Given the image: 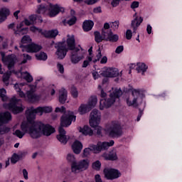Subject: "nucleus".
I'll return each mask as SVG.
<instances>
[{"label": "nucleus", "instance_id": "1", "mask_svg": "<svg viewBox=\"0 0 182 182\" xmlns=\"http://www.w3.org/2000/svg\"><path fill=\"white\" fill-rule=\"evenodd\" d=\"M56 130L49 124H43L42 122H35L33 119V127L30 128V134L31 139H39L41 136H50L53 134Z\"/></svg>", "mask_w": 182, "mask_h": 182}, {"label": "nucleus", "instance_id": "2", "mask_svg": "<svg viewBox=\"0 0 182 182\" xmlns=\"http://www.w3.org/2000/svg\"><path fill=\"white\" fill-rule=\"evenodd\" d=\"M66 159L68 164H70L71 171L74 174L82 173V171H86V170L89 168V164L90 161L87 159L77 161L76 160V157H75L73 154H68Z\"/></svg>", "mask_w": 182, "mask_h": 182}, {"label": "nucleus", "instance_id": "3", "mask_svg": "<svg viewBox=\"0 0 182 182\" xmlns=\"http://www.w3.org/2000/svg\"><path fill=\"white\" fill-rule=\"evenodd\" d=\"M114 145V141L111 140L109 142L107 141H98L97 144H91L89 145L88 148H85L83 150L82 157H88L90 156V151H92L94 154H99L101 151H105L107 150L109 147Z\"/></svg>", "mask_w": 182, "mask_h": 182}, {"label": "nucleus", "instance_id": "4", "mask_svg": "<svg viewBox=\"0 0 182 182\" xmlns=\"http://www.w3.org/2000/svg\"><path fill=\"white\" fill-rule=\"evenodd\" d=\"M123 95V91L122 88H115L112 93L109 95V98L108 99H101L100 101V109L103 110L104 109H109L114 105L117 99Z\"/></svg>", "mask_w": 182, "mask_h": 182}, {"label": "nucleus", "instance_id": "5", "mask_svg": "<svg viewBox=\"0 0 182 182\" xmlns=\"http://www.w3.org/2000/svg\"><path fill=\"white\" fill-rule=\"evenodd\" d=\"M90 126L95 130H97V134L98 136H102V127L99 126V124H100L101 119V115L100 113H99V110L94 109L90 112Z\"/></svg>", "mask_w": 182, "mask_h": 182}, {"label": "nucleus", "instance_id": "6", "mask_svg": "<svg viewBox=\"0 0 182 182\" xmlns=\"http://www.w3.org/2000/svg\"><path fill=\"white\" fill-rule=\"evenodd\" d=\"M33 127V119H31V118L27 117L26 121H23L21 124V130L16 129L14 134L18 137V139H22L23 137L24 134H29L30 137H32V135L31 134V128Z\"/></svg>", "mask_w": 182, "mask_h": 182}, {"label": "nucleus", "instance_id": "7", "mask_svg": "<svg viewBox=\"0 0 182 182\" xmlns=\"http://www.w3.org/2000/svg\"><path fill=\"white\" fill-rule=\"evenodd\" d=\"M12 120V114L9 112H0V134H6L11 132V128L3 124H8Z\"/></svg>", "mask_w": 182, "mask_h": 182}, {"label": "nucleus", "instance_id": "8", "mask_svg": "<svg viewBox=\"0 0 182 182\" xmlns=\"http://www.w3.org/2000/svg\"><path fill=\"white\" fill-rule=\"evenodd\" d=\"M21 102V99L16 98V97L14 96L10 100L9 103L4 104V109H7L12 112L14 114H18V113H22L23 112V108L22 107L18 106V102Z\"/></svg>", "mask_w": 182, "mask_h": 182}, {"label": "nucleus", "instance_id": "9", "mask_svg": "<svg viewBox=\"0 0 182 182\" xmlns=\"http://www.w3.org/2000/svg\"><path fill=\"white\" fill-rule=\"evenodd\" d=\"M97 105V97L92 96L87 104H81L78 108L80 114H86L89 113Z\"/></svg>", "mask_w": 182, "mask_h": 182}, {"label": "nucleus", "instance_id": "10", "mask_svg": "<svg viewBox=\"0 0 182 182\" xmlns=\"http://www.w3.org/2000/svg\"><path fill=\"white\" fill-rule=\"evenodd\" d=\"M72 122H76V115H75L73 111H68V114H63L61 116L59 127H61V129L69 127L72 124Z\"/></svg>", "mask_w": 182, "mask_h": 182}, {"label": "nucleus", "instance_id": "11", "mask_svg": "<svg viewBox=\"0 0 182 182\" xmlns=\"http://www.w3.org/2000/svg\"><path fill=\"white\" fill-rule=\"evenodd\" d=\"M109 137L119 138L123 135V128L119 123L114 122L107 130Z\"/></svg>", "mask_w": 182, "mask_h": 182}, {"label": "nucleus", "instance_id": "12", "mask_svg": "<svg viewBox=\"0 0 182 182\" xmlns=\"http://www.w3.org/2000/svg\"><path fill=\"white\" fill-rule=\"evenodd\" d=\"M0 55H1L3 62L6 65L8 70H11L15 68V65H16V62H18V58L15 55H9L5 57V53L1 52Z\"/></svg>", "mask_w": 182, "mask_h": 182}, {"label": "nucleus", "instance_id": "13", "mask_svg": "<svg viewBox=\"0 0 182 182\" xmlns=\"http://www.w3.org/2000/svg\"><path fill=\"white\" fill-rule=\"evenodd\" d=\"M55 48L57 49L55 55L58 56V59L60 60L65 59V58H66V55H68V52H69V50L67 49L66 45H65V42L60 41L56 43Z\"/></svg>", "mask_w": 182, "mask_h": 182}, {"label": "nucleus", "instance_id": "14", "mask_svg": "<svg viewBox=\"0 0 182 182\" xmlns=\"http://www.w3.org/2000/svg\"><path fill=\"white\" fill-rule=\"evenodd\" d=\"M103 173L107 180H116L122 176L119 170L113 168H105L103 170Z\"/></svg>", "mask_w": 182, "mask_h": 182}, {"label": "nucleus", "instance_id": "15", "mask_svg": "<svg viewBox=\"0 0 182 182\" xmlns=\"http://www.w3.org/2000/svg\"><path fill=\"white\" fill-rule=\"evenodd\" d=\"M64 14L65 9L63 6H59L58 4H52L50 3L48 4V16L50 18H55L59 14Z\"/></svg>", "mask_w": 182, "mask_h": 182}, {"label": "nucleus", "instance_id": "16", "mask_svg": "<svg viewBox=\"0 0 182 182\" xmlns=\"http://www.w3.org/2000/svg\"><path fill=\"white\" fill-rule=\"evenodd\" d=\"M20 48L23 52H27L28 53H36L42 49V46L31 43L27 45H21Z\"/></svg>", "mask_w": 182, "mask_h": 182}, {"label": "nucleus", "instance_id": "17", "mask_svg": "<svg viewBox=\"0 0 182 182\" xmlns=\"http://www.w3.org/2000/svg\"><path fill=\"white\" fill-rule=\"evenodd\" d=\"M103 77H117L119 76V70L114 68H108L100 73Z\"/></svg>", "mask_w": 182, "mask_h": 182}, {"label": "nucleus", "instance_id": "18", "mask_svg": "<svg viewBox=\"0 0 182 182\" xmlns=\"http://www.w3.org/2000/svg\"><path fill=\"white\" fill-rule=\"evenodd\" d=\"M14 35L16 36H23V35H26L29 32V28H23V22H21L19 24H17L16 28L14 29Z\"/></svg>", "mask_w": 182, "mask_h": 182}, {"label": "nucleus", "instance_id": "19", "mask_svg": "<svg viewBox=\"0 0 182 182\" xmlns=\"http://www.w3.org/2000/svg\"><path fill=\"white\" fill-rule=\"evenodd\" d=\"M67 43V49L68 50H75V52H79L80 49L79 48L76 47V40L75 39V36H72L71 37H69L66 40Z\"/></svg>", "mask_w": 182, "mask_h": 182}, {"label": "nucleus", "instance_id": "20", "mask_svg": "<svg viewBox=\"0 0 182 182\" xmlns=\"http://www.w3.org/2000/svg\"><path fill=\"white\" fill-rule=\"evenodd\" d=\"M58 132L59 134L56 136V139L61 143V144H67L69 139L66 136V131L65 129L58 127Z\"/></svg>", "mask_w": 182, "mask_h": 182}, {"label": "nucleus", "instance_id": "21", "mask_svg": "<svg viewBox=\"0 0 182 182\" xmlns=\"http://www.w3.org/2000/svg\"><path fill=\"white\" fill-rule=\"evenodd\" d=\"M101 157L104 159L106 161H116L117 160V154L113 152V151H109V153L104 152Z\"/></svg>", "mask_w": 182, "mask_h": 182}, {"label": "nucleus", "instance_id": "22", "mask_svg": "<svg viewBox=\"0 0 182 182\" xmlns=\"http://www.w3.org/2000/svg\"><path fill=\"white\" fill-rule=\"evenodd\" d=\"M68 100V90L65 88H61L59 90L58 102L60 105H65Z\"/></svg>", "mask_w": 182, "mask_h": 182}, {"label": "nucleus", "instance_id": "23", "mask_svg": "<svg viewBox=\"0 0 182 182\" xmlns=\"http://www.w3.org/2000/svg\"><path fill=\"white\" fill-rule=\"evenodd\" d=\"M77 52L76 50L71 51V55L70 56V59L71 60V63L74 65H76V63H79L82 59H83V55L79 56L77 55Z\"/></svg>", "mask_w": 182, "mask_h": 182}, {"label": "nucleus", "instance_id": "24", "mask_svg": "<svg viewBox=\"0 0 182 182\" xmlns=\"http://www.w3.org/2000/svg\"><path fill=\"white\" fill-rule=\"evenodd\" d=\"M73 151L75 154H80L82 149H83V144L79 140H75L72 145Z\"/></svg>", "mask_w": 182, "mask_h": 182}, {"label": "nucleus", "instance_id": "25", "mask_svg": "<svg viewBox=\"0 0 182 182\" xmlns=\"http://www.w3.org/2000/svg\"><path fill=\"white\" fill-rule=\"evenodd\" d=\"M93 26H95V22L92 20H85L82 23V30L84 32H89L93 29Z\"/></svg>", "mask_w": 182, "mask_h": 182}, {"label": "nucleus", "instance_id": "26", "mask_svg": "<svg viewBox=\"0 0 182 182\" xmlns=\"http://www.w3.org/2000/svg\"><path fill=\"white\" fill-rule=\"evenodd\" d=\"M79 132L83 136H93V129L88 125H85L83 127H80Z\"/></svg>", "mask_w": 182, "mask_h": 182}, {"label": "nucleus", "instance_id": "27", "mask_svg": "<svg viewBox=\"0 0 182 182\" xmlns=\"http://www.w3.org/2000/svg\"><path fill=\"white\" fill-rule=\"evenodd\" d=\"M49 12V4H41L37 6L36 14H46V12Z\"/></svg>", "mask_w": 182, "mask_h": 182}, {"label": "nucleus", "instance_id": "28", "mask_svg": "<svg viewBox=\"0 0 182 182\" xmlns=\"http://www.w3.org/2000/svg\"><path fill=\"white\" fill-rule=\"evenodd\" d=\"M27 97L30 102H32V103L39 102L41 99V97H39V95L33 93L32 91H28L27 92Z\"/></svg>", "mask_w": 182, "mask_h": 182}, {"label": "nucleus", "instance_id": "29", "mask_svg": "<svg viewBox=\"0 0 182 182\" xmlns=\"http://www.w3.org/2000/svg\"><path fill=\"white\" fill-rule=\"evenodd\" d=\"M11 15V11H9V9H1L0 10V19L1 22H4V21H6V18L8 16Z\"/></svg>", "mask_w": 182, "mask_h": 182}, {"label": "nucleus", "instance_id": "30", "mask_svg": "<svg viewBox=\"0 0 182 182\" xmlns=\"http://www.w3.org/2000/svg\"><path fill=\"white\" fill-rule=\"evenodd\" d=\"M57 35H59V31H58V29L49 31L46 30V35L44 37L49 39H52V38H56Z\"/></svg>", "mask_w": 182, "mask_h": 182}, {"label": "nucleus", "instance_id": "31", "mask_svg": "<svg viewBox=\"0 0 182 182\" xmlns=\"http://www.w3.org/2000/svg\"><path fill=\"white\" fill-rule=\"evenodd\" d=\"M136 66V69L138 73L142 72V75H144V73L147 71V69H149V67L144 63H137Z\"/></svg>", "mask_w": 182, "mask_h": 182}, {"label": "nucleus", "instance_id": "32", "mask_svg": "<svg viewBox=\"0 0 182 182\" xmlns=\"http://www.w3.org/2000/svg\"><path fill=\"white\" fill-rule=\"evenodd\" d=\"M32 43V38L29 35H25L22 37L21 40V43H19V48H21V45H28V43Z\"/></svg>", "mask_w": 182, "mask_h": 182}, {"label": "nucleus", "instance_id": "33", "mask_svg": "<svg viewBox=\"0 0 182 182\" xmlns=\"http://www.w3.org/2000/svg\"><path fill=\"white\" fill-rule=\"evenodd\" d=\"M36 58L37 60H43L45 62L46 60H48V54L43 51H41L36 54Z\"/></svg>", "mask_w": 182, "mask_h": 182}, {"label": "nucleus", "instance_id": "34", "mask_svg": "<svg viewBox=\"0 0 182 182\" xmlns=\"http://www.w3.org/2000/svg\"><path fill=\"white\" fill-rule=\"evenodd\" d=\"M94 36H95V41L96 42V43H100V42L105 41L103 36L102 35V33H100V31H95Z\"/></svg>", "mask_w": 182, "mask_h": 182}, {"label": "nucleus", "instance_id": "35", "mask_svg": "<svg viewBox=\"0 0 182 182\" xmlns=\"http://www.w3.org/2000/svg\"><path fill=\"white\" fill-rule=\"evenodd\" d=\"M11 75V70L7 71L3 75V82L5 83L6 86H9V79Z\"/></svg>", "mask_w": 182, "mask_h": 182}, {"label": "nucleus", "instance_id": "36", "mask_svg": "<svg viewBox=\"0 0 182 182\" xmlns=\"http://www.w3.org/2000/svg\"><path fill=\"white\" fill-rule=\"evenodd\" d=\"M92 168L95 171H100L102 168V162L100 161L97 160L92 164Z\"/></svg>", "mask_w": 182, "mask_h": 182}, {"label": "nucleus", "instance_id": "37", "mask_svg": "<svg viewBox=\"0 0 182 182\" xmlns=\"http://www.w3.org/2000/svg\"><path fill=\"white\" fill-rule=\"evenodd\" d=\"M112 29L109 30H105L102 29V36L104 38V41H106L107 42L109 36H110V34L112 33Z\"/></svg>", "mask_w": 182, "mask_h": 182}, {"label": "nucleus", "instance_id": "38", "mask_svg": "<svg viewBox=\"0 0 182 182\" xmlns=\"http://www.w3.org/2000/svg\"><path fill=\"white\" fill-rule=\"evenodd\" d=\"M21 155L14 153L11 158V164H16L17 162L19 161V160H21Z\"/></svg>", "mask_w": 182, "mask_h": 182}, {"label": "nucleus", "instance_id": "39", "mask_svg": "<svg viewBox=\"0 0 182 182\" xmlns=\"http://www.w3.org/2000/svg\"><path fill=\"white\" fill-rule=\"evenodd\" d=\"M107 39V42H117V41H119V35L113 34V31H112V33L110 34Z\"/></svg>", "mask_w": 182, "mask_h": 182}, {"label": "nucleus", "instance_id": "40", "mask_svg": "<svg viewBox=\"0 0 182 182\" xmlns=\"http://www.w3.org/2000/svg\"><path fill=\"white\" fill-rule=\"evenodd\" d=\"M0 97L3 102H6L8 97H6V90L5 88L0 89Z\"/></svg>", "mask_w": 182, "mask_h": 182}, {"label": "nucleus", "instance_id": "41", "mask_svg": "<svg viewBox=\"0 0 182 182\" xmlns=\"http://www.w3.org/2000/svg\"><path fill=\"white\" fill-rule=\"evenodd\" d=\"M14 68H12L11 70H10L11 75L12 73H14V75H16V76H17V77H22V75H23L25 73V72H22V70H18V71L15 70Z\"/></svg>", "mask_w": 182, "mask_h": 182}, {"label": "nucleus", "instance_id": "42", "mask_svg": "<svg viewBox=\"0 0 182 182\" xmlns=\"http://www.w3.org/2000/svg\"><path fill=\"white\" fill-rule=\"evenodd\" d=\"M71 96L74 98L76 99L79 96V92L77 91V88L76 87L73 86L71 87Z\"/></svg>", "mask_w": 182, "mask_h": 182}, {"label": "nucleus", "instance_id": "43", "mask_svg": "<svg viewBox=\"0 0 182 182\" xmlns=\"http://www.w3.org/2000/svg\"><path fill=\"white\" fill-rule=\"evenodd\" d=\"M24 74L26 76L23 77V79L26 80L28 83H31L33 81V77L31 75V73H28L27 71L24 72Z\"/></svg>", "mask_w": 182, "mask_h": 182}, {"label": "nucleus", "instance_id": "44", "mask_svg": "<svg viewBox=\"0 0 182 182\" xmlns=\"http://www.w3.org/2000/svg\"><path fill=\"white\" fill-rule=\"evenodd\" d=\"M32 113H41V114H43V107H38L37 108L33 109V111H30L29 114H32Z\"/></svg>", "mask_w": 182, "mask_h": 182}, {"label": "nucleus", "instance_id": "45", "mask_svg": "<svg viewBox=\"0 0 182 182\" xmlns=\"http://www.w3.org/2000/svg\"><path fill=\"white\" fill-rule=\"evenodd\" d=\"M126 103L129 107L133 106L134 105H136L137 103V98H134L133 101L132 102L130 100V98L128 97L126 99Z\"/></svg>", "mask_w": 182, "mask_h": 182}, {"label": "nucleus", "instance_id": "46", "mask_svg": "<svg viewBox=\"0 0 182 182\" xmlns=\"http://www.w3.org/2000/svg\"><path fill=\"white\" fill-rule=\"evenodd\" d=\"M139 6H140V2L137 1H133L130 5L131 9H133L134 12H136L135 9L139 8Z\"/></svg>", "mask_w": 182, "mask_h": 182}, {"label": "nucleus", "instance_id": "47", "mask_svg": "<svg viewBox=\"0 0 182 182\" xmlns=\"http://www.w3.org/2000/svg\"><path fill=\"white\" fill-rule=\"evenodd\" d=\"M137 21V17L132 21L131 26L133 29V33H136L137 32V26H136V21Z\"/></svg>", "mask_w": 182, "mask_h": 182}, {"label": "nucleus", "instance_id": "48", "mask_svg": "<svg viewBox=\"0 0 182 182\" xmlns=\"http://www.w3.org/2000/svg\"><path fill=\"white\" fill-rule=\"evenodd\" d=\"M76 21H77V18H76V16H74L68 20L67 23L70 26H72L73 25H75V23H76Z\"/></svg>", "mask_w": 182, "mask_h": 182}, {"label": "nucleus", "instance_id": "49", "mask_svg": "<svg viewBox=\"0 0 182 182\" xmlns=\"http://www.w3.org/2000/svg\"><path fill=\"white\" fill-rule=\"evenodd\" d=\"M87 60H85L83 61L82 68H86L87 66H89V63L92 62V58L90 56H87Z\"/></svg>", "mask_w": 182, "mask_h": 182}, {"label": "nucleus", "instance_id": "50", "mask_svg": "<svg viewBox=\"0 0 182 182\" xmlns=\"http://www.w3.org/2000/svg\"><path fill=\"white\" fill-rule=\"evenodd\" d=\"M57 69L61 75H63L65 73V67H63V65L60 64V63H57Z\"/></svg>", "mask_w": 182, "mask_h": 182}, {"label": "nucleus", "instance_id": "51", "mask_svg": "<svg viewBox=\"0 0 182 182\" xmlns=\"http://www.w3.org/2000/svg\"><path fill=\"white\" fill-rule=\"evenodd\" d=\"M55 113H66V107L62 106L61 107H57L55 109Z\"/></svg>", "mask_w": 182, "mask_h": 182}, {"label": "nucleus", "instance_id": "52", "mask_svg": "<svg viewBox=\"0 0 182 182\" xmlns=\"http://www.w3.org/2000/svg\"><path fill=\"white\" fill-rule=\"evenodd\" d=\"M28 19L33 25H34V23H38V21H36V14H31L29 16Z\"/></svg>", "mask_w": 182, "mask_h": 182}, {"label": "nucleus", "instance_id": "53", "mask_svg": "<svg viewBox=\"0 0 182 182\" xmlns=\"http://www.w3.org/2000/svg\"><path fill=\"white\" fill-rule=\"evenodd\" d=\"M112 26L111 28L114 30V31H117V29H119V25H120V23L119 22V21H115L114 22L112 23Z\"/></svg>", "mask_w": 182, "mask_h": 182}, {"label": "nucleus", "instance_id": "54", "mask_svg": "<svg viewBox=\"0 0 182 182\" xmlns=\"http://www.w3.org/2000/svg\"><path fill=\"white\" fill-rule=\"evenodd\" d=\"M124 50V46H119L117 47L115 50V53H117V55H120V53H122V52H123Z\"/></svg>", "mask_w": 182, "mask_h": 182}, {"label": "nucleus", "instance_id": "55", "mask_svg": "<svg viewBox=\"0 0 182 182\" xmlns=\"http://www.w3.org/2000/svg\"><path fill=\"white\" fill-rule=\"evenodd\" d=\"M132 36H133V32L132 31V30L128 29L126 31V38L128 41H130V39H132Z\"/></svg>", "mask_w": 182, "mask_h": 182}, {"label": "nucleus", "instance_id": "56", "mask_svg": "<svg viewBox=\"0 0 182 182\" xmlns=\"http://www.w3.org/2000/svg\"><path fill=\"white\" fill-rule=\"evenodd\" d=\"M52 107H43V113H51Z\"/></svg>", "mask_w": 182, "mask_h": 182}, {"label": "nucleus", "instance_id": "57", "mask_svg": "<svg viewBox=\"0 0 182 182\" xmlns=\"http://www.w3.org/2000/svg\"><path fill=\"white\" fill-rule=\"evenodd\" d=\"M120 1L122 0H112L111 2V5L113 8H116V6H118L119 4H120Z\"/></svg>", "mask_w": 182, "mask_h": 182}, {"label": "nucleus", "instance_id": "58", "mask_svg": "<svg viewBox=\"0 0 182 182\" xmlns=\"http://www.w3.org/2000/svg\"><path fill=\"white\" fill-rule=\"evenodd\" d=\"M21 22H23V25H26V26H31V25H33L31 20L29 21L28 18H24Z\"/></svg>", "mask_w": 182, "mask_h": 182}, {"label": "nucleus", "instance_id": "59", "mask_svg": "<svg viewBox=\"0 0 182 182\" xmlns=\"http://www.w3.org/2000/svg\"><path fill=\"white\" fill-rule=\"evenodd\" d=\"M101 65H106L107 63V56H103L100 60Z\"/></svg>", "mask_w": 182, "mask_h": 182}, {"label": "nucleus", "instance_id": "60", "mask_svg": "<svg viewBox=\"0 0 182 182\" xmlns=\"http://www.w3.org/2000/svg\"><path fill=\"white\" fill-rule=\"evenodd\" d=\"M139 21H137V19H136V21H135V26H136V28H139V26H140V25L143 22V17H139Z\"/></svg>", "mask_w": 182, "mask_h": 182}, {"label": "nucleus", "instance_id": "61", "mask_svg": "<svg viewBox=\"0 0 182 182\" xmlns=\"http://www.w3.org/2000/svg\"><path fill=\"white\" fill-rule=\"evenodd\" d=\"M94 14H102V8L100 6L93 9Z\"/></svg>", "mask_w": 182, "mask_h": 182}, {"label": "nucleus", "instance_id": "62", "mask_svg": "<svg viewBox=\"0 0 182 182\" xmlns=\"http://www.w3.org/2000/svg\"><path fill=\"white\" fill-rule=\"evenodd\" d=\"M92 77L96 80L97 79H99L100 77V75H99V73L97 71H95L92 73Z\"/></svg>", "mask_w": 182, "mask_h": 182}, {"label": "nucleus", "instance_id": "63", "mask_svg": "<svg viewBox=\"0 0 182 182\" xmlns=\"http://www.w3.org/2000/svg\"><path fill=\"white\" fill-rule=\"evenodd\" d=\"M96 2H97V0H87L85 4H87V5H93L96 4Z\"/></svg>", "mask_w": 182, "mask_h": 182}, {"label": "nucleus", "instance_id": "64", "mask_svg": "<svg viewBox=\"0 0 182 182\" xmlns=\"http://www.w3.org/2000/svg\"><path fill=\"white\" fill-rule=\"evenodd\" d=\"M95 182H102L103 181H102V177L99 174H97L95 176Z\"/></svg>", "mask_w": 182, "mask_h": 182}]
</instances>
